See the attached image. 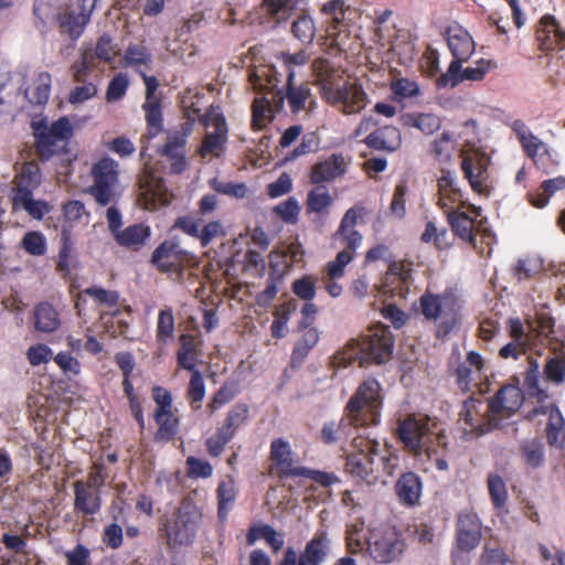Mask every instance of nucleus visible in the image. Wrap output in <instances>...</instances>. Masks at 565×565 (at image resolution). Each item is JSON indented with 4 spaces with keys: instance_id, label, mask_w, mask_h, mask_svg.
Segmentation results:
<instances>
[{
    "instance_id": "obj_1",
    "label": "nucleus",
    "mask_w": 565,
    "mask_h": 565,
    "mask_svg": "<svg viewBox=\"0 0 565 565\" xmlns=\"http://www.w3.org/2000/svg\"><path fill=\"white\" fill-rule=\"evenodd\" d=\"M382 391L377 380L363 381L347 402L342 417L322 425L321 441L333 445L348 439L356 428L379 425L384 399Z\"/></svg>"
},
{
    "instance_id": "obj_2",
    "label": "nucleus",
    "mask_w": 565,
    "mask_h": 565,
    "mask_svg": "<svg viewBox=\"0 0 565 565\" xmlns=\"http://www.w3.org/2000/svg\"><path fill=\"white\" fill-rule=\"evenodd\" d=\"M316 85L321 98L343 115L360 114L369 104L362 85L344 79L343 71L330 60L318 57L312 62Z\"/></svg>"
},
{
    "instance_id": "obj_3",
    "label": "nucleus",
    "mask_w": 565,
    "mask_h": 565,
    "mask_svg": "<svg viewBox=\"0 0 565 565\" xmlns=\"http://www.w3.org/2000/svg\"><path fill=\"white\" fill-rule=\"evenodd\" d=\"M394 348V335L390 327L379 322L370 326L358 339H351L333 356V364L345 367L355 361L361 366L387 362Z\"/></svg>"
},
{
    "instance_id": "obj_4",
    "label": "nucleus",
    "mask_w": 565,
    "mask_h": 565,
    "mask_svg": "<svg viewBox=\"0 0 565 565\" xmlns=\"http://www.w3.org/2000/svg\"><path fill=\"white\" fill-rule=\"evenodd\" d=\"M437 423L425 414H407L397 419L395 435L406 452L414 457L425 455L431 459L437 454L435 444L448 447L447 435L436 431Z\"/></svg>"
},
{
    "instance_id": "obj_5",
    "label": "nucleus",
    "mask_w": 565,
    "mask_h": 565,
    "mask_svg": "<svg viewBox=\"0 0 565 565\" xmlns=\"http://www.w3.org/2000/svg\"><path fill=\"white\" fill-rule=\"evenodd\" d=\"M34 138V149L43 162L66 151L74 137V125L67 116L50 121L46 116L34 117L30 122Z\"/></svg>"
},
{
    "instance_id": "obj_6",
    "label": "nucleus",
    "mask_w": 565,
    "mask_h": 565,
    "mask_svg": "<svg viewBox=\"0 0 565 565\" xmlns=\"http://www.w3.org/2000/svg\"><path fill=\"white\" fill-rule=\"evenodd\" d=\"M419 309L426 321L434 322L438 338L448 335L460 322L461 303L452 290H426L419 297Z\"/></svg>"
},
{
    "instance_id": "obj_7",
    "label": "nucleus",
    "mask_w": 565,
    "mask_h": 565,
    "mask_svg": "<svg viewBox=\"0 0 565 565\" xmlns=\"http://www.w3.org/2000/svg\"><path fill=\"white\" fill-rule=\"evenodd\" d=\"M203 514L199 508L182 502L171 515L161 520L159 531L164 535L167 547L191 546L202 523Z\"/></svg>"
},
{
    "instance_id": "obj_8",
    "label": "nucleus",
    "mask_w": 565,
    "mask_h": 565,
    "mask_svg": "<svg viewBox=\"0 0 565 565\" xmlns=\"http://www.w3.org/2000/svg\"><path fill=\"white\" fill-rule=\"evenodd\" d=\"M217 202L215 194L203 195L198 203L199 210L193 214L178 216L172 228L199 239L202 247H207L213 239L225 234L221 221L214 220L203 224V217L216 210Z\"/></svg>"
},
{
    "instance_id": "obj_9",
    "label": "nucleus",
    "mask_w": 565,
    "mask_h": 565,
    "mask_svg": "<svg viewBox=\"0 0 565 565\" xmlns=\"http://www.w3.org/2000/svg\"><path fill=\"white\" fill-rule=\"evenodd\" d=\"M353 451L347 456L345 471L367 484L379 480L375 459L379 456L380 443L363 436L352 440Z\"/></svg>"
},
{
    "instance_id": "obj_10",
    "label": "nucleus",
    "mask_w": 565,
    "mask_h": 565,
    "mask_svg": "<svg viewBox=\"0 0 565 565\" xmlns=\"http://www.w3.org/2000/svg\"><path fill=\"white\" fill-rule=\"evenodd\" d=\"M331 553V540L326 530H318L298 555L291 546L284 552L279 565H322Z\"/></svg>"
},
{
    "instance_id": "obj_11",
    "label": "nucleus",
    "mask_w": 565,
    "mask_h": 565,
    "mask_svg": "<svg viewBox=\"0 0 565 565\" xmlns=\"http://www.w3.org/2000/svg\"><path fill=\"white\" fill-rule=\"evenodd\" d=\"M90 173L93 184L89 193L98 204L103 206L109 204L115 196V188L118 183V163L109 157H104L93 164Z\"/></svg>"
},
{
    "instance_id": "obj_12",
    "label": "nucleus",
    "mask_w": 565,
    "mask_h": 565,
    "mask_svg": "<svg viewBox=\"0 0 565 565\" xmlns=\"http://www.w3.org/2000/svg\"><path fill=\"white\" fill-rule=\"evenodd\" d=\"M151 264L160 273H182L186 266H193L196 263L195 256L181 248L177 239H164L152 252Z\"/></svg>"
},
{
    "instance_id": "obj_13",
    "label": "nucleus",
    "mask_w": 565,
    "mask_h": 565,
    "mask_svg": "<svg viewBox=\"0 0 565 565\" xmlns=\"http://www.w3.org/2000/svg\"><path fill=\"white\" fill-rule=\"evenodd\" d=\"M263 75L267 77L268 93L274 95L276 109H282L285 99L288 102L292 114H298L306 109V104L311 98V89L306 83L300 85L295 84V73L292 70L289 68L288 71L285 93L276 89L278 79L275 76H270L266 73Z\"/></svg>"
},
{
    "instance_id": "obj_14",
    "label": "nucleus",
    "mask_w": 565,
    "mask_h": 565,
    "mask_svg": "<svg viewBox=\"0 0 565 565\" xmlns=\"http://www.w3.org/2000/svg\"><path fill=\"white\" fill-rule=\"evenodd\" d=\"M200 122L204 126H212L213 131L205 134L201 146L199 147V154L202 158L213 156L220 158L225 149L228 139V129L225 117L223 114L207 111L200 117Z\"/></svg>"
},
{
    "instance_id": "obj_15",
    "label": "nucleus",
    "mask_w": 565,
    "mask_h": 565,
    "mask_svg": "<svg viewBox=\"0 0 565 565\" xmlns=\"http://www.w3.org/2000/svg\"><path fill=\"white\" fill-rule=\"evenodd\" d=\"M460 420H463L466 430L476 437L482 436L499 427L497 418H492L488 411V403L482 398L469 397L460 411Z\"/></svg>"
},
{
    "instance_id": "obj_16",
    "label": "nucleus",
    "mask_w": 565,
    "mask_h": 565,
    "mask_svg": "<svg viewBox=\"0 0 565 565\" xmlns=\"http://www.w3.org/2000/svg\"><path fill=\"white\" fill-rule=\"evenodd\" d=\"M405 547L404 540L394 530L372 533L367 551L370 556L380 564H388L398 559Z\"/></svg>"
},
{
    "instance_id": "obj_17",
    "label": "nucleus",
    "mask_w": 565,
    "mask_h": 565,
    "mask_svg": "<svg viewBox=\"0 0 565 565\" xmlns=\"http://www.w3.org/2000/svg\"><path fill=\"white\" fill-rule=\"evenodd\" d=\"M138 202L146 210H156L159 206L168 205V191L163 178L157 173L145 170L138 177Z\"/></svg>"
},
{
    "instance_id": "obj_18",
    "label": "nucleus",
    "mask_w": 565,
    "mask_h": 565,
    "mask_svg": "<svg viewBox=\"0 0 565 565\" xmlns=\"http://www.w3.org/2000/svg\"><path fill=\"white\" fill-rule=\"evenodd\" d=\"M294 451L289 441L284 438H276L270 443L269 460L271 472L279 479L297 478L300 476L303 466L294 458Z\"/></svg>"
},
{
    "instance_id": "obj_19",
    "label": "nucleus",
    "mask_w": 565,
    "mask_h": 565,
    "mask_svg": "<svg viewBox=\"0 0 565 565\" xmlns=\"http://www.w3.org/2000/svg\"><path fill=\"white\" fill-rule=\"evenodd\" d=\"M524 395L518 385L505 384L503 385L491 398L488 399V411L492 418H497L500 424L501 420L510 418L522 406Z\"/></svg>"
},
{
    "instance_id": "obj_20",
    "label": "nucleus",
    "mask_w": 565,
    "mask_h": 565,
    "mask_svg": "<svg viewBox=\"0 0 565 565\" xmlns=\"http://www.w3.org/2000/svg\"><path fill=\"white\" fill-rule=\"evenodd\" d=\"M490 157L480 150L467 152L461 160V170L471 189L479 194H488L487 181Z\"/></svg>"
},
{
    "instance_id": "obj_21",
    "label": "nucleus",
    "mask_w": 565,
    "mask_h": 565,
    "mask_svg": "<svg viewBox=\"0 0 565 565\" xmlns=\"http://www.w3.org/2000/svg\"><path fill=\"white\" fill-rule=\"evenodd\" d=\"M195 120H189L182 125L179 131L170 132L160 153L172 160L171 170L174 173H181L186 168L185 145Z\"/></svg>"
},
{
    "instance_id": "obj_22",
    "label": "nucleus",
    "mask_w": 565,
    "mask_h": 565,
    "mask_svg": "<svg viewBox=\"0 0 565 565\" xmlns=\"http://www.w3.org/2000/svg\"><path fill=\"white\" fill-rule=\"evenodd\" d=\"M535 41L541 52L565 49V30L551 14L543 15L535 26Z\"/></svg>"
},
{
    "instance_id": "obj_23",
    "label": "nucleus",
    "mask_w": 565,
    "mask_h": 565,
    "mask_svg": "<svg viewBox=\"0 0 565 565\" xmlns=\"http://www.w3.org/2000/svg\"><path fill=\"white\" fill-rule=\"evenodd\" d=\"M481 521L473 512H460L457 520L456 541L460 551L476 548L481 540Z\"/></svg>"
},
{
    "instance_id": "obj_24",
    "label": "nucleus",
    "mask_w": 565,
    "mask_h": 565,
    "mask_svg": "<svg viewBox=\"0 0 565 565\" xmlns=\"http://www.w3.org/2000/svg\"><path fill=\"white\" fill-rule=\"evenodd\" d=\"M263 74L254 73L250 75V83L258 93L264 94L262 98H256L252 107V127L257 130L266 125V113H276L280 109L275 108L274 95L268 93V84H263Z\"/></svg>"
},
{
    "instance_id": "obj_25",
    "label": "nucleus",
    "mask_w": 565,
    "mask_h": 565,
    "mask_svg": "<svg viewBox=\"0 0 565 565\" xmlns=\"http://www.w3.org/2000/svg\"><path fill=\"white\" fill-rule=\"evenodd\" d=\"M348 169V162L342 153H332L327 159L315 163L310 171L312 184L333 182L343 177Z\"/></svg>"
},
{
    "instance_id": "obj_26",
    "label": "nucleus",
    "mask_w": 565,
    "mask_h": 565,
    "mask_svg": "<svg viewBox=\"0 0 565 565\" xmlns=\"http://www.w3.org/2000/svg\"><path fill=\"white\" fill-rule=\"evenodd\" d=\"M448 49L454 58L469 60L475 52V41L469 32L457 22L446 26L444 31Z\"/></svg>"
},
{
    "instance_id": "obj_27",
    "label": "nucleus",
    "mask_w": 565,
    "mask_h": 565,
    "mask_svg": "<svg viewBox=\"0 0 565 565\" xmlns=\"http://www.w3.org/2000/svg\"><path fill=\"white\" fill-rule=\"evenodd\" d=\"M365 209L362 206L350 207L343 215L333 239L340 241L343 246L358 248L362 242V235L355 230L358 218L365 215Z\"/></svg>"
},
{
    "instance_id": "obj_28",
    "label": "nucleus",
    "mask_w": 565,
    "mask_h": 565,
    "mask_svg": "<svg viewBox=\"0 0 565 565\" xmlns=\"http://www.w3.org/2000/svg\"><path fill=\"white\" fill-rule=\"evenodd\" d=\"M367 148L376 151L394 152L402 146V135L398 128L391 125L377 127L361 139Z\"/></svg>"
},
{
    "instance_id": "obj_29",
    "label": "nucleus",
    "mask_w": 565,
    "mask_h": 565,
    "mask_svg": "<svg viewBox=\"0 0 565 565\" xmlns=\"http://www.w3.org/2000/svg\"><path fill=\"white\" fill-rule=\"evenodd\" d=\"M484 359L476 351H469L466 360L460 362L456 369V383L462 392H468L473 381L480 379L484 370Z\"/></svg>"
},
{
    "instance_id": "obj_30",
    "label": "nucleus",
    "mask_w": 565,
    "mask_h": 565,
    "mask_svg": "<svg viewBox=\"0 0 565 565\" xmlns=\"http://www.w3.org/2000/svg\"><path fill=\"white\" fill-rule=\"evenodd\" d=\"M74 511L84 515L96 514L102 507V498L97 489H92V483L77 480L73 484Z\"/></svg>"
},
{
    "instance_id": "obj_31",
    "label": "nucleus",
    "mask_w": 565,
    "mask_h": 565,
    "mask_svg": "<svg viewBox=\"0 0 565 565\" xmlns=\"http://www.w3.org/2000/svg\"><path fill=\"white\" fill-rule=\"evenodd\" d=\"M438 186V205L446 213L454 211L455 204L462 201V192L457 184L454 172L449 170H441V174L437 180Z\"/></svg>"
},
{
    "instance_id": "obj_32",
    "label": "nucleus",
    "mask_w": 565,
    "mask_h": 565,
    "mask_svg": "<svg viewBox=\"0 0 565 565\" xmlns=\"http://www.w3.org/2000/svg\"><path fill=\"white\" fill-rule=\"evenodd\" d=\"M422 489V479L413 471L402 473L395 483L398 501L406 507H414L419 502Z\"/></svg>"
},
{
    "instance_id": "obj_33",
    "label": "nucleus",
    "mask_w": 565,
    "mask_h": 565,
    "mask_svg": "<svg viewBox=\"0 0 565 565\" xmlns=\"http://www.w3.org/2000/svg\"><path fill=\"white\" fill-rule=\"evenodd\" d=\"M150 236L151 228L149 225L136 223L118 232L114 238L119 246L138 252L147 244Z\"/></svg>"
},
{
    "instance_id": "obj_34",
    "label": "nucleus",
    "mask_w": 565,
    "mask_h": 565,
    "mask_svg": "<svg viewBox=\"0 0 565 565\" xmlns=\"http://www.w3.org/2000/svg\"><path fill=\"white\" fill-rule=\"evenodd\" d=\"M447 218L454 232L466 243H469L473 248L477 247L476 243V221L466 212L454 210L447 211Z\"/></svg>"
},
{
    "instance_id": "obj_35",
    "label": "nucleus",
    "mask_w": 565,
    "mask_h": 565,
    "mask_svg": "<svg viewBox=\"0 0 565 565\" xmlns=\"http://www.w3.org/2000/svg\"><path fill=\"white\" fill-rule=\"evenodd\" d=\"M52 18L57 21L60 32L66 34L73 41H76L82 35L90 20L87 14L76 13L68 9L64 12L53 14Z\"/></svg>"
},
{
    "instance_id": "obj_36",
    "label": "nucleus",
    "mask_w": 565,
    "mask_h": 565,
    "mask_svg": "<svg viewBox=\"0 0 565 565\" xmlns=\"http://www.w3.org/2000/svg\"><path fill=\"white\" fill-rule=\"evenodd\" d=\"M403 127L415 128L426 136L438 131L441 127L439 116L431 113H405L399 117Z\"/></svg>"
},
{
    "instance_id": "obj_37",
    "label": "nucleus",
    "mask_w": 565,
    "mask_h": 565,
    "mask_svg": "<svg viewBox=\"0 0 565 565\" xmlns=\"http://www.w3.org/2000/svg\"><path fill=\"white\" fill-rule=\"evenodd\" d=\"M533 413L548 414V422L546 426L547 443L551 446L562 445L565 438V422L561 411L555 405H551L547 407L535 408Z\"/></svg>"
},
{
    "instance_id": "obj_38",
    "label": "nucleus",
    "mask_w": 565,
    "mask_h": 565,
    "mask_svg": "<svg viewBox=\"0 0 565 565\" xmlns=\"http://www.w3.org/2000/svg\"><path fill=\"white\" fill-rule=\"evenodd\" d=\"M52 76L49 72L38 73L32 84L25 89L24 96L31 105L44 106L51 95Z\"/></svg>"
},
{
    "instance_id": "obj_39",
    "label": "nucleus",
    "mask_w": 565,
    "mask_h": 565,
    "mask_svg": "<svg viewBox=\"0 0 565 565\" xmlns=\"http://www.w3.org/2000/svg\"><path fill=\"white\" fill-rule=\"evenodd\" d=\"M236 486L232 477L221 480L216 488L217 516L224 522L236 501Z\"/></svg>"
},
{
    "instance_id": "obj_40",
    "label": "nucleus",
    "mask_w": 565,
    "mask_h": 565,
    "mask_svg": "<svg viewBox=\"0 0 565 565\" xmlns=\"http://www.w3.org/2000/svg\"><path fill=\"white\" fill-rule=\"evenodd\" d=\"M153 419L158 426L154 439L163 443L173 440L180 425V420L173 411L154 412Z\"/></svg>"
},
{
    "instance_id": "obj_41",
    "label": "nucleus",
    "mask_w": 565,
    "mask_h": 565,
    "mask_svg": "<svg viewBox=\"0 0 565 565\" xmlns=\"http://www.w3.org/2000/svg\"><path fill=\"white\" fill-rule=\"evenodd\" d=\"M297 0H263L262 11L276 24L286 22L297 8Z\"/></svg>"
},
{
    "instance_id": "obj_42",
    "label": "nucleus",
    "mask_w": 565,
    "mask_h": 565,
    "mask_svg": "<svg viewBox=\"0 0 565 565\" xmlns=\"http://www.w3.org/2000/svg\"><path fill=\"white\" fill-rule=\"evenodd\" d=\"M565 189V175H558L553 179L544 180L539 189L534 193H529V202L531 205L537 209H543L547 205L550 199L561 190Z\"/></svg>"
},
{
    "instance_id": "obj_43",
    "label": "nucleus",
    "mask_w": 565,
    "mask_h": 565,
    "mask_svg": "<svg viewBox=\"0 0 565 565\" xmlns=\"http://www.w3.org/2000/svg\"><path fill=\"white\" fill-rule=\"evenodd\" d=\"M181 345L177 353V362L181 369L190 372L198 371V344L194 335L182 334L180 338Z\"/></svg>"
},
{
    "instance_id": "obj_44",
    "label": "nucleus",
    "mask_w": 565,
    "mask_h": 565,
    "mask_svg": "<svg viewBox=\"0 0 565 565\" xmlns=\"http://www.w3.org/2000/svg\"><path fill=\"white\" fill-rule=\"evenodd\" d=\"M333 203V198L324 184H318L307 194V213L327 214Z\"/></svg>"
},
{
    "instance_id": "obj_45",
    "label": "nucleus",
    "mask_w": 565,
    "mask_h": 565,
    "mask_svg": "<svg viewBox=\"0 0 565 565\" xmlns=\"http://www.w3.org/2000/svg\"><path fill=\"white\" fill-rule=\"evenodd\" d=\"M60 326V318L54 307L41 302L34 308V327L41 332H53Z\"/></svg>"
},
{
    "instance_id": "obj_46",
    "label": "nucleus",
    "mask_w": 565,
    "mask_h": 565,
    "mask_svg": "<svg viewBox=\"0 0 565 565\" xmlns=\"http://www.w3.org/2000/svg\"><path fill=\"white\" fill-rule=\"evenodd\" d=\"M14 203L20 204L32 217L41 220L47 212L49 205L44 201L33 200L31 189L18 186L14 195Z\"/></svg>"
},
{
    "instance_id": "obj_47",
    "label": "nucleus",
    "mask_w": 565,
    "mask_h": 565,
    "mask_svg": "<svg viewBox=\"0 0 565 565\" xmlns=\"http://www.w3.org/2000/svg\"><path fill=\"white\" fill-rule=\"evenodd\" d=\"M301 338L295 343L291 353L292 366L301 365L309 352L315 348L319 341V332L316 328L303 330Z\"/></svg>"
},
{
    "instance_id": "obj_48",
    "label": "nucleus",
    "mask_w": 565,
    "mask_h": 565,
    "mask_svg": "<svg viewBox=\"0 0 565 565\" xmlns=\"http://www.w3.org/2000/svg\"><path fill=\"white\" fill-rule=\"evenodd\" d=\"M263 539L271 547L273 552L277 553L284 546V536L276 532V530L268 525L252 526L247 533V543L253 544L256 540Z\"/></svg>"
},
{
    "instance_id": "obj_49",
    "label": "nucleus",
    "mask_w": 565,
    "mask_h": 565,
    "mask_svg": "<svg viewBox=\"0 0 565 565\" xmlns=\"http://www.w3.org/2000/svg\"><path fill=\"white\" fill-rule=\"evenodd\" d=\"M420 241L423 243H434L438 250H445L451 247L452 241L447 228H438L434 222L428 221L425 231L422 233Z\"/></svg>"
},
{
    "instance_id": "obj_50",
    "label": "nucleus",
    "mask_w": 565,
    "mask_h": 565,
    "mask_svg": "<svg viewBox=\"0 0 565 565\" xmlns=\"http://www.w3.org/2000/svg\"><path fill=\"white\" fill-rule=\"evenodd\" d=\"M142 109L149 130L153 134L160 132L163 129L162 98L145 99Z\"/></svg>"
},
{
    "instance_id": "obj_51",
    "label": "nucleus",
    "mask_w": 565,
    "mask_h": 565,
    "mask_svg": "<svg viewBox=\"0 0 565 565\" xmlns=\"http://www.w3.org/2000/svg\"><path fill=\"white\" fill-rule=\"evenodd\" d=\"M248 416V405L244 403H237L231 407L221 427H223L231 435L235 436L237 429L247 422Z\"/></svg>"
},
{
    "instance_id": "obj_52",
    "label": "nucleus",
    "mask_w": 565,
    "mask_h": 565,
    "mask_svg": "<svg viewBox=\"0 0 565 565\" xmlns=\"http://www.w3.org/2000/svg\"><path fill=\"white\" fill-rule=\"evenodd\" d=\"M487 486L491 502L495 509H502L508 500L507 484L498 473H489Z\"/></svg>"
},
{
    "instance_id": "obj_53",
    "label": "nucleus",
    "mask_w": 565,
    "mask_h": 565,
    "mask_svg": "<svg viewBox=\"0 0 565 565\" xmlns=\"http://www.w3.org/2000/svg\"><path fill=\"white\" fill-rule=\"evenodd\" d=\"M522 457L527 466L535 469L544 461L543 444L540 439L524 440L520 445Z\"/></svg>"
},
{
    "instance_id": "obj_54",
    "label": "nucleus",
    "mask_w": 565,
    "mask_h": 565,
    "mask_svg": "<svg viewBox=\"0 0 565 565\" xmlns=\"http://www.w3.org/2000/svg\"><path fill=\"white\" fill-rule=\"evenodd\" d=\"M191 373V379L186 390V398L192 409L196 411L201 408L205 396V383L199 370Z\"/></svg>"
},
{
    "instance_id": "obj_55",
    "label": "nucleus",
    "mask_w": 565,
    "mask_h": 565,
    "mask_svg": "<svg viewBox=\"0 0 565 565\" xmlns=\"http://www.w3.org/2000/svg\"><path fill=\"white\" fill-rule=\"evenodd\" d=\"M468 60L452 58L449 63L447 71L437 78V86L439 88L456 87L465 82L462 63Z\"/></svg>"
},
{
    "instance_id": "obj_56",
    "label": "nucleus",
    "mask_w": 565,
    "mask_h": 565,
    "mask_svg": "<svg viewBox=\"0 0 565 565\" xmlns=\"http://www.w3.org/2000/svg\"><path fill=\"white\" fill-rule=\"evenodd\" d=\"M543 270V262L539 257L527 256L518 260L513 275L519 280L531 279Z\"/></svg>"
},
{
    "instance_id": "obj_57",
    "label": "nucleus",
    "mask_w": 565,
    "mask_h": 565,
    "mask_svg": "<svg viewBox=\"0 0 565 565\" xmlns=\"http://www.w3.org/2000/svg\"><path fill=\"white\" fill-rule=\"evenodd\" d=\"M125 62L127 66H132L137 72V68L141 66H149L152 62L151 53L143 45L130 44L125 51Z\"/></svg>"
},
{
    "instance_id": "obj_58",
    "label": "nucleus",
    "mask_w": 565,
    "mask_h": 565,
    "mask_svg": "<svg viewBox=\"0 0 565 565\" xmlns=\"http://www.w3.org/2000/svg\"><path fill=\"white\" fill-rule=\"evenodd\" d=\"M356 248H351L344 246V248L339 252L335 256L334 260H331L326 266L327 276L330 278H341L344 276V268L354 257Z\"/></svg>"
},
{
    "instance_id": "obj_59",
    "label": "nucleus",
    "mask_w": 565,
    "mask_h": 565,
    "mask_svg": "<svg viewBox=\"0 0 565 565\" xmlns=\"http://www.w3.org/2000/svg\"><path fill=\"white\" fill-rule=\"evenodd\" d=\"M174 333V316L171 308L162 309L158 315L157 322V341L160 343H167Z\"/></svg>"
},
{
    "instance_id": "obj_60",
    "label": "nucleus",
    "mask_w": 565,
    "mask_h": 565,
    "mask_svg": "<svg viewBox=\"0 0 565 565\" xmlns=\"http://www.w3.org/2000/svg\"><path fill=\"white\" fill-rule=\"evenodd\" d=\"M452 149L451 135L448 131H444L439 137L431 141L429 153L435 160L446 162L450 160Z\"/></svg>"
},
{
    "instance_id": "obj_61",
    "label": "nucleus",
    "mask_w": 565,
    "mask_h": 565,
    "mask_svg": "<svg viewBox=\"0 0 565 565\" xmlns=\"http://www.w3.org/2000/svg\"><path fill=\"white\" fill-rule=\"evenodd\" d=\"M300 210L299 202L294 196H289L287 200L274 206L273 213L286 224H296L299 218Z\"/></svg>"
},
{
    "instance_id": "obj_62",
    "label": "nucleus",
    "mask_w": 565,
    "mask_h": 565,
    "mask_svg": "<svg viewBox=\"0 0 565 565\" xmlns=\"http://www.w3.org/2000/svg\"><path fill=\"white\" fill-rule=\"evenodd\" d=\"M543 374L546 381L561 385L565 382V356L550 358L544 366Z\"/></svg>"
},
{
    "instance_id": "obj_63",
    "label": "nucleus",
    "mask_w": 565,
    "mask_h": 565,
    "mask_svg": "<svg viewBox=\"0 0 565 565\" xmlns=\"http://www.w3.org/2000/svg\"><path fill=\"white\" fill-rule=\"evenodd\" d=\"M21 247L32 256H42L46 252V241L41 232H26L21 241Z\"/></svg>"
},
{
    "instance_id": "obj_64",
    "label": "nucleus",
    "mask_w": 565,
    "mask_h": 565,
    "mask_svg": "<svg viewBox=\"0 0 565 565\" xmlns=\"http://www.w3.org/2000/svg\"><path fill=\"white\" fill-rule=\"evenodd\" d=\"M234 438L223 427H218L216 431L205 440L206 451L211 457H218L223 452L225 446Z\"/></svg>"
}]
</instances>
